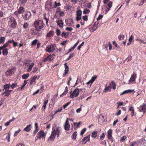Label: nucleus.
<instances>
[{
  "mask_svg": "<svg viewBox=\"0 0 146 146\" xmlns=\"http://www.w3.org/2000/svg\"><path fill=\"white\" fill-rule=\"evenodd\" d=\"M61 130V128L60 127H58L56 128L53 127L52 129L51 134L48 140L51 141H53L56 136L59 137L60 134V132Z\"/></svg>",
  "mask_w": 146,
  "mask_h": 146,
  "instance_id": "1",
  "label": "nucleus"
},
{
  "mask_svg": "<svg viewBox=\"0 0 146 146\" xmlns=\"http://www.w3.org/2000/svg\"><path fill=\"white\" fill-rule=\"evenodd\" d=\"M44 25L43 22L42 20H36L34 23V26L35 29L38 31L42 29Z\"/></svg>",
  "mask_w": 146,
  "mask_h": 146,
  "instance_id": "2",
  "label": "nucleus"
},
{
  "mask_svg": "<svg viewBox=\"0 0 146 146\" xmlns=\"http://www.w3.org/2000/svg\"><path fill=\"white\" fill-rule=\"evenodd\" d=\"M112 2L110 1L107 4H105L102 8V11L103 13L106 14L110 10L112 7Z\"/></svg>",
  "mask_w": 146,
  "mask_h": 146,
  "instance_id": "3",
  "label": "nucleus"
},
{
  "mask_svg": "<svg viewBox=\"0 0 146 146\" xmlns=\"http://www.w3.org/2000/svg\"><path fill=\"white\" fill-rule=\"evenodd\" d=\"M8 24L11 28H14L17 25V23L15 19L13 17H11L9 18L8 21Z\"/></svg>",
  "mask_w": 146,
  "mask_h": 146,
  "instance_id": "4",
  "label": "nucleus"
},
{
  "mask_svg": "<svg viewBox=\"0 0 146 146\" xmlns=\"http://www.w3.org/2000/svg\"><path fill=\"white\" fill-rule=\"evenodd\" d=\"M56 46L55 44H51L50 45H47L46 48L45 50L48 52H52L55 50Z\"/></svg>",
  "mask_w": 146,
  "mask_h": 146,
  "instance_id": "5",
  "label": "nucleus"
},
{
  "mask_svg": "<svg viewBox=\"0 0 146 146\" xmlns=\"http://www.w3.org/2000/svg\"><path fill=\"white\" fill-rule=\"evenodd\" d=\"M53 3L51 1H47L45 4V8L47 11H50L53 8Z\"/></svg>",
  "mask_w": 146,
  "mask_h": 146,
  "instance_id": "6",
  "label": "nucleus"
},
{
  "mask_svg": "<svg viewBox=\"0 0 146 146\" xmlns=\"http://www.w3.org/2000/svg\"><path fill=\"white\" fill-rule=\"evenodd\" d=\"M79 92L78 89L77 88L75 89L73 92H70V93L71 94L70 95V97L72 98L77 97L79 95Z\"/></svg>",
  "mask_w": 146,
  "mask_h": 146,
  "instance_id": "7",
  "label": "nucleus"
},
{
  "mask_svg": "<svg viewBox=\"0 0 146 146\" xmlns=\"http://www.w3.org/2000/svg\"><path fill=\"white\" fill-rule=\"evenodd\" d=\"M16 70V68L13 67L11 68L8 70L5 73V74L7 76H10L14 73Z\"/></svg>",
  "mask_w": 146,
  "mask_h": 146,
  "instance_id": "8",
  "label": "nucleus"
},
{
  "mask_svg": "<svg viewBox=\"0 0 146 146\" xmlns=\"http://www.w3.org/2000/svg\"><path fill=\"white\" fill-rule=\"evenodd\" d=\"M46 135V133L42 131H40L38 133L37 135V139H35V141H36L38 139L41 138L44 139Z\"/></svg>",
  "mask_w": 146,
  "mask_h": 146,
  "instance_id": "9",
  "label": "nucleus"
},
{
  "mask_svg": "<svg viewBox=\"0 0 146 146\" xmlns=\"http://www.w3.org/2000/svg\"><path fill=\"white\" fill-rule=\"evenodd\" d=\"M137 77V74L135 72H134L131 76L129 80L128 84H129L133 82H135V79Z\"/></svg>",
  "mask_w": 146,
  "mask_h": 146,
  "instance_id": "10",
  "label": "nucleus"
},
{
  "mask_svg": "<svg viewBox=\"0 0 146 146\" xmlns=\"http://www.w3.org/2000/svg\"><path fill=\"white\" fill-rule=\"evenodd\" d=\"M76 13V20L77 21H78L81 19L82 11L81 10L79 9L77 11Z\"/></svg>",
  "mask_w": 146,
  "mask_h": 146,
  "instance_id": "11",
  "label": "nucleus"
},
{
  "mask_svg": "<svg viewBox=\"0 0 146 146\" xmlns=\"http://www.w3.org/2000/svg\"><path fill=\"white\" fill-rule=\"evenodd\" d=\"M68 120V119L67 118L64 126V129L66 131L69 130L70 128V125L69 123Z\"/></svg>",
  "mask_w": 146,
  "mask_h": 146,
  "instance_id": "12",
  "label": "nucleus"
},
{
  "mask_svg": "<svg viewBox=\"0 0 146 146\" xmlns=\"http://www.w3.org/2000/svg\"><path fill=\"white\" fill-rule=\"evenodd\" d=\"M139 109V111L141 112L142 111L143 112L144 114L146 111V104H143L141 106L138 108Z\"/></svg>",
  "mask_w": 146,
  "mask_h": 146,
  "instance_id": "13",
  "label": "nucleus"
},
{
  "mask_svg": "<svg viewBox=\"0 0 146 146\" xmlns=\"http://www.w3.org/2000/svg\"><path fill=\"white\" fill-rule=\"evenodd\" d=\"M37 77V76L35 75L30 78V85H34L36 83L35 80Z\"/></svg>",
  "mask_w": 146,
  "mask_h": 146,
  "instance_id": "14",
  "label": "nucleus"
},
{
  "mask_svg": "<svg viewBox=\"0 0 146 146\" xmlns=\"http://www.w3.org/2000/svg\"><path fill=\"white\" fill-rule=\"evenodd\" d=\"M66 24L68 26H72L74 25V23L72 19H67L65 20Z\"/></svg>",
  "mask_w": 146,
  "mask_h": 146,
  "instance_id": "15",
  "label": "nucleus"
},
{
  "mask_svg": "<svg viewBox=\"0 0 146 146\" xmlns=\"http://www.w3.org/2000/svg\"><path fill=\"white\" fill-rule=\"evenodd\" d=\"M97 78V76L96 75L93 76L88 82L86 83L87 85L90 84V86H91L92 84L96 80Z\"/></svg>",
  "mask_w": 146,
  "mask_h": 146,
  "instance_id": "16",
  "label": "nucleus"
},
{
  "mask_svg": "<svg viewBox=\"0 0 146 146\" xmlns=\"http://www.w3.org/2000/svg\"><path fill=\"white\" fill-rule=\"evenodd\" d=\"M97 78V76L96 75L93 76L88 82L86 83L87 85L90 84V86H91L92 84L96 80Z\"/></svg>",
  "mask_w": 146,
  "mask_h": 146,
  "instance_id": "17",
  "label": "nucleus"
},
{
  "mask_svg": "<svg viewBox=\"0 0 146 146\" xmlns=\"http://www.w3.org/2000/svg\"><path fill=\"white\" fill-rule=\"evenodd\" d=\"M64 66L65 67V69L64 70V74L63 75V76L64 77L66 76V74H67L69 72V67L67 65V63H65L64 64Z\"/></svg>",
  "mask_w": 146,
  "mask_h": 146,
  "instance_id": "18",
  "label": "nucleus"
},
{
  "mask_svg": "<svg viewBox=\"0 0 146 146\" xmlns=\"http://www.w3.org/2000/svg\"><path fill=\"white\" fill-rule=\"evenodd\" d=\"M31 16V14L30 12H26L24 15L23 18L27 20Z\"/></svg>",
  "mask_w": 146,
  "mask_h": 146,
  "instance_id": "19",
  "label": "nucleus"
},
{
  "mask_svg": "<svg viewBox=\"0 0 146 146\" xmlns=\"http://www.w3.org/2000/svg\"><path fill=\"white\" fill-rule=\"evenodd\" d=\"M112 130L110 129L108 131V137L109 139H112Z\"/></svg>",
  "mask_w": 146,
  "mask_h": 146,
  "instance_id": "20",
  "label": "nucleus"
},
{
  "mask_svg": "<svg viewBox=\"0 0 146 146\" xmlns=\"http://www.w3.org/2000/svg\"><path fill=\"white\" fill-rule=\"evenodd\" d=\"M134 91V90H127L124 91L121 94V95H123V94H127L128 93H131Z\"/></svg>",
  "mask_w": 146,
  "mask_h": 146,
  "instance_id": "21",
  "label": "nucleus"
},
{
  "mask_svg": "<svg viewBox=\"0 0 146 146\" xmlns=\"http://www.w3.org/2000/svg\"><path fill=\"white\" fill-rule=\"evenodd\" d=\"M10 87V84H5L4 86V89H3V90L4 91L5 90V91H10L9 89Z\"/></svg>",
  "mask_w": 146,
  "mask_h": 146,
  "instance_id": "22",
  "label": "nucleus"
},
{
  "mask_svg": "<svg viewBox=\"0 0 146 146\" xmlns=\"http://www.w3.org/2000/svg\"><path fill=\"white\" fill-rule=\"evenodd\" d=\"M57 25L60 27H63V22L62 20H59L57 21Z\"/></svg>",
  "mask_w": 146,
  "mask_h": 146,
  "instance_id": "23",
  "label": "nucleus"
},
{
  "mask_svg": "<svg viewBox=\"0 0 146 146\" xmlns=\"http://www.w3.org/2000/svg\"><path fill=\"white\" fill-rule=\"evenodd\" d=\"M104 116L102 115H100L99 117L98 122L100 123H101L104 121Z\"/></svg>",
  "mask_w": 146,
  "mask_h": 146,
  "instance_id": "24",
  "label": "nucleus"
},
{
  "mask_svg": "<svg viewBox=\"0 0 146 146\" xmlns=\"http://www.w3.org/2000/svg\"><path fill=\"white\" fill-rule=\"evenodd\" d=\"M110 89L113 88L114 89H115L116 88V85L115 83L113 82H112L110 84V86H109Z\"/></svg>",
  "mask_w": 146,
  "mask_h": 146,
  "instance_id": "25",
  "label": "nucleus"
},
{
  "mask_svg": "<svg viewBox=\"0 0 146 146\" xmlns=\"http://www.w3.org/2000/svg\"><path fill=\"white\" fill-rule=\"evenodd\" d=\"M24 11V8L22 7H20L19 9L16 11L15 13L18 12L19 14H21L23 13Z\"/></svg>",
  "mask_w": 146,
  "mask_h": 146,
  "instance_id": "26",
  "label": "nucleus"
},
{
  "mask_svg": "<svg viewBox=\"0 0 146 146\" xmlns=\"http://www.w3.org/2000/svg\"><path fill=\"white\" fill-rule=\"evenodd\" d=\"M129 110L131 112V114L132 117H133L134 115V107L130 106Z\"/></svg>",
  "mask_w": 146,
  "mask_h": 146,
  "instance_id": "27",
  "label": "nucleus"
},
{
  "mask_svg": "<svg viewBox=\"0 0 146 146\" xmlns=\"http://www.w3.org/2000/svg\"><path fill=\"white\" fill-rule=\"evenodd\" d=\"M34 63H32L29 66V68L27 70V72H30L32 70V68L34 66Z\"/></svg>",
  "mask_w": 146,
  "mask_h": 146,
  "instance_id": "28",
  "label": "nucleus"
},
{
  "mask_svg": "<svg viewBox=\"0 0 146 146\" xmlns=\"http://www.w3.org/2000/svg\"><path fill=\"white\" fill-rule=\"evenodd\" d=\"M31 125H29L24 129V130L26 132L29 131L31 129Z\"/></svg>",
  "mask_w": 146,
  "mask_h": 146,
  "instance_id": "29",
  "label": "nucleus"
},
{
  "mask_svg": "<svg viewBox=\"0 0 146 146\" xmlns=\"http://www.w3.org/2000/svg\"><path fill=\"white\" fill-rule=\"evenodd\" d=\"M68 88L67 86H66L64 92L60 95V97L63 96L65 95L68 93Z\"/></svg>",
  "mask_w": 146,
  "mask_h": 146,
  "instance_id": "30",
  "label": "nucleus"
},
{
  "mask_svg": "<svg viewBox=\"0 0 146 146\" xmlns=\"http://www.w3.org/2000/svg\"><path fill=\"white\" fill-rule=\"evenodd\" d=\"M11 91H12V90L5 91L2 94V95H3L5 94V96H8L10 94Z\"/></svg>",
  "mask_w": 146,
  "mask_h": 146,
  "instance_id": "31",
  "label": "nucleus"
},
{
  "mask_svg": "<svg viewBox=\"0 0 146 146\" xmlns=\"http://www.w3.org/2000/svg\"><path fill=\"white\" fill-rule=\"evenodd\" d=\"M90 135H88L84 138V139H85V142L84 143H83V144H86L87 141H90Z\"/></svg>",
  "mask_w": 146,
  "mask_h": 146,
  "instance_id": "32",
  "label": "nucleus"
},
{
  "mask_svg": "<svg viewBox=\"0 0 146 146\" xmlns=\"http://www.w3.org/2000/svg\"><path fill=\"white\" fill-rule=\"evenodd\" d=\"M111 89L110 87L108 86V87H106L104 90V92L105 93H106L108 92H111Z\"/></svg>",
  "mask_w": 146,
  "mask_h": 146,
  "instance_id": "33",
  "label": "nucleus"
},
{
  "mask_svg": "<svg viewBox=\"0 0 146 146\" xmlns=\"http://www.w3.org/2000/svg\"><path fill=\"white\" fill-rule=\"evenodd\" d=\"M44 19L45 20L46 25L47 26H48V22L49 18L46 17L45 13L44 14Z\"/></svg>",
  "mask_w": 146,
  "mask_h": 146,
  "instance_id": "34",
  "label": "nucleus"
},
{
  "mask_svg": "<svg viewBox=\"0 0 146 146\" xmlns=\"http://www.w3.org/2000/svg\"><path fill=\"white\" fill-rule=\"evenodd\" d=\"M97 132L96 131H94L92 132V137L94 138H96L97 135Z\"/></svg>",
  "mask_w": 146,
  "mask_h": 146,
  "instance_id": "35",
  "label": "nucleus"
},
{
  "mask_svg": "<svg viewBox=\"0 0 146 146\" xmlns=\"http://www.w3.org/2000/svg\"><path fill=\"white\" fill-rule=\"evenodd\" d=\"M98 27H96L93 25L92 27L90 29V31L91 32H94L96 29H97Z\"/></svg>",
  "mask_w": 146,
  "mask_h": 146,
  "instance_id": "36",
  "label": "nucleus"
},
{
  "mask_svg": "<svg viewBox=\"0 0 146 146\" xmlns=\"http://www.w3.org/2000/svg\"><path fill=\"white\" fill-rule=\"evenodd\" d=\"M5 38L4 37H1L0 38V44L3 43L5 42Z\"/></svg>",
  "mask_w": 146,
  "mask_h": 146,
  "instance_id": "37",
  "label": "nucleus"
},
{
  "mask_svg": "<svg viewBox=\"0 0 146 146\" xmlns=\"http://www.w3.org/2000/svg\"><path fill=\"white\" fill-rule=\"evenodd\" d=\"M8 51L7 48L4 49L3 50V54L4 55H7L8 54Z\"/></svg>",
  "mask_w": 146,
  "mask_h": 146,
  "instance_id": "38",
  "label": "nucleus"
},
{
  "mask_svg": "<svg viewBox=\"0 0 146 146\" xmlns=\"http://www.w3.org/2000/svg\"><path fill=\"white\" fill-rule=\"evenodd\" d=\"M53 31H50L49 33H47L46 35V36L48 37L51 36H52L53 35Z\"/></svg>",
  "mask_w": 146,
  "mask_h": 146,
  "instance_id": "39",
  "label": "nucleus"
},
{
  "mask_svg": "<svg viewBox=\"0 0 146 146\" xmlns=\"http://www.w3.org/2000/svg\"><path fill=\"white\" fill-rule=\"evenodd\" d=\"M76 132H75L72 135V139L73 140H75L76 139L77 134H76Z\"/></svg>",
  "mask_w": 146,
  "mask_h": 146,
  "instance_id": "40",
  "label": "nucleus"
},
{
  "mask_svg": "<svg viewBox=\"0 0 146 146\" xmlns=\"http://www.w3.org/2000/svg\"><path fill=\"white\" fill-rule=\"evenodd\" d=\"M136 41H138L142 43L143 44H146V42L144 41L141 38H137L136 39Z\"/></svg>",
  "mask_w": 146,
  "mask_h": 146,
  "instance_id": "41",
  "label": "nucleus"
},
{
  "mask_svg": "<svg viewBox=\"0 0 146 146\" xmlns=\"http://www.w3.org/2000/svg\"><path fill=\"white\" fill-rule=\"evenodd\" d=\"M29 76V74L28 73L25 74L22 76V78L23 79L27 78Z\"/></svg>",
  "mask_w": 146,
  "mask_h": 146,
  "instance_id": "42",
  "label": "nucleus"
},
{
  "mask_svg": "<svg viewBox=\"0 0 146 146\" xmlns=\"http://www.w3.org/2000/svg\"><path fill=\"white\" fill-rule=\"evenodd\" d=\"M90 12V11L89 9H84V11L83 12L84 14H86L89 13Z\"/></svg>",
  "mask_w": 146,
  "mask_h": 146,
  "instance_id": "43",
  "label": "nucleus"
},
{
  "mask_svg": "<svg viewBox=\"0 0 146 146\" xmlns=\"http://www.w3.org/2000/svg\"><path fill=\"white\" fill-rule=\"evenodd\" d=\"M10 136H11V133L9 132L8 133L7 137L6 138V139H8L7 141L9 142L10 141Z\"/></svg>",
  "mask_w": 146,
  "mask_h": 146,
  "instance_id": "44",
  "label": "nucleus"
},
{
  "mask_svg": "<svg viewBox=\"0 0 146 146\" xmlns=\"http://www.w3.org/2000/svg\"><path fill=\"white\" fill-rule=\"evenodd\" d=\"M81 123V122H79L78 123H74L73 124L74 126H75L76 128H78L79 127V126L80 125Z\"/></svg>",
  "mask_w": 146,
  "mask_h": 146,
  "instance_id": "45",
  "label": "nucleus"
},
{
  "mask_svg": "<svg viewBox=\"0 0 146 146\" xmlns=\"http://www.w3.org/2000/svg\"><path fill=\"white\" fill-rule=\"evenodd\" d=\"M54 3L55 5L53 7L54 8H56L57 6H60V3H57L56 1H55Z\"/></svg>",
  "mask_w": 146,
  "mask_h": 146,
  "instance_id": "46",
  "label": "nucleus"
},
{
  "mask_svg": "<svg viewBox=\"0 0 146 146\" xmlns=\"http://www.w3.org/2000/svg\"><path fill=\"white\" fill-rule=\"evenodd\" d=\"M86 130V128H84L83 129H82L80 133V134L82 136L84 133L85 132Z\"/></svg>",
  "mask_w": 146,
  "mask_h": 146,
  "instance_id": "47",
  "label": "nucleus"
},
{
  "mask_svg": "<svg viewBox=\"0 0 146 146\" xmlns=\"http://www.w3.org/2000/svg\"><path fill=\"white\" fill-rule=\"evenodd\" d=\"M124 36L122 35H120L118 36V38L120 40H122L124 38Z\"/></svg>",
  "mask_w": 146,
  "mask_h": 146,
  "instance_id": "48",
  "label": "nucleus"
},
{
  "mask_svg": "<svg viewBox=\"0 0 146 146\" xmlns=\"http://www.w3.org/2000/svg\"><path fill=\"white\" fill-rule=\"evenodd\" d=\"M79 92H80L82 93H84L86 92V90L85 88H81L79 90Z\"/></svg>",
  "mask_w": 146,
  "mask_h": 146,
  "instance_id": "49",
  "label": "nucleus"
},
{
  "mask_svg": "<svg viewBox=\"0 0 146 146\" xmlns=\"http://www.w3.org/2000/svg\"><path fill=\"white\" fill-rule=\"evenodd\" d=\"M21 131V130L20 129H19L18 131H15L14 134V136L15 137L16 136H17V135H18V133Z\"/></svg>",
  "mask_w": 146,
  "mask_h": 146,
  "instance_id": "50",
  "label": "nucleus"
},
{
  "mask_svg": "<svg viewBox=\"0 0 146 146\" xmlns=\"http://www.w3.org/2000/svg\"><path fill=\"white\" fill-rule=\"evenodd\" d=\"M74 53H71L70 54L69 57L68 58L66 59L67 60H69L74 55Z\"/></svg>",
  "mask_w": 146,
  "mask_h": 146,
  "instance_id": "51",
  "label": "nucleus"
},
{
  "mask_svg": "<svg viewBox=\"0 0 146 146\" xmlns=\"http://www.w3.org/2000/svg\"><path fill=\"white\" fill-rule=\"evenodd\" d=\"M105 137V135L104 133H103L101 135L100 137V139L101 140H103Z\"/></svg>",
  "mask_w": 146,
  "mask_h": 146,
  "instance_id": "52",
  "label": "nucleus"
},
{
  "mask_svg": "<svg viewBox=\"0 0 146 146\" xmlns=\"http://www.w3.org/2000/svg\"><path fill=\"white\" fill-rule=\"evenodd\" d=\"M126 138L125 136H124L122 137H121L120 139V141L121 142H123L124 141Z\"/></svg>",
  "mask_w": 146,
  "mask_h": 146,
  "instance_id": "53",
  "label": "nucleus"
},
{
  "mask_svg": "<svg viewBox=\"0 0 146 146\" xmlns=\"http://www.w3.org/2000/svg\"><path fill=\"white\" fill-rule=\"evenodd\" d=\"M28 24L27 23H25L24 24L23 26V27L24 29H26L27 28L28 26Z\"/></svg>",
  "mask_w": 146,
  "mask_h": 146,
  "instance_id": "54",
  "label": "nucleus"
},
{
  "mask_svg": "<svg viewBox=\"0 0 146 146\" xmlns=\"http://www.w3.org/2000/svg\"><path fill=\"white\" fill-rule=\"evenodd\" d=\"M103 15H99L98 17L97 18V20L98 21L100 20V19H101L103 17Z\"/></svg>",
  "mask_w": 146,
  "mask_h": 146,
  "instance_id": "55",
  "label": "nucleus"
},
{
  "mask_svg": "<svg viewBox=\"0 0 146 146\" xmlns=\"http://www.w3.org/2000/svg\"><path fill=\"white\" fill-rule=\"evenodd\" d=\"M58 96V94H56L54 96L52 100L53 101H55L56 99Z\"/></svg>",
  "mask_w": 146,
  "mask_h": 146,
  "instance_id": "56",
  "label": "nucleus"
},
{
  "mask_svg": "<svg viewBox=\"0 0 146 146\" xmlns=\"http://www.w3.org/2000/svg\"><path fill=\"white\" fill-rule=\"evenodd\" d=\"M134 36L132 35H131L129 39V42H131Z\"/></svg>",
  "mask_w": 146,
  "mask_h": 146,
  "instance_id": "57",
  "label": "nucleus"
},
{
  "mask_svg": "<svg viewBox=\"0 0 146 146\" xmlns=\"http://www.w3.org/2000/svg\"><path fill=\"white\" fill-rule=\"evenodd\" d=\"M84 44V42H83L79 46H78L77 48V49L78 50H80L81 46H83Z\"/></svg>",
  "mask_w": 146,
  "mask_h": 146,
  "instance_id": "58",
  "label": "nucleus"
},
{
  "mask_svg": "<svg viewBox=\"0 0 146 146\" xmlns=\"http://www.w3.org/2000/svg\"><path fill=\"white\" fill-rule=\"evenodd\" d=\"M83 19L85 21H87L88 20V18L87 15L83 16L82 17Z\"/></svg>",
  "mask_w": 146,
  "mask_h": 146,
  "instance_id": "59",
  "label": "nucleus"
},
{
  "mask_svg": "<svg viewBox=\"0 0 146 146\" xmlns=\"http://www.w3.org/2000/svg\"><path fill=\"white\" fill-rule=\"evenodd\" d=\"M37 41V39L34 40L32 42H31L32 44L33 45H35L36 44Z\"/></svg>",
  "mask_w": 146,
  "mask_h": 146,
  "instance_id": "60",
  "label": "nucleus"
},
{
  "mask_svg": "<svg viewBox=\"0 0 146 146\" xmlns=\"http://www.w3.org/2000/svg\"><path fill=\"white\" fill-rule=\"evenodd\" d=\"M17 86V85L16 84H13L12 85H10L11 87L12 88V89H13L14 88Z\"/></svg>",
  "mask_w": 146,
  "mask_h": 146,
  "instance_id": "61",
  "label": "nucleus"
},
{
  "mask_svg": "<svg viewBox=\"0 0 146 146\" xmlns=\"http://www.w3.org/2000/svg\"><path fill=\"white\" fill-rule=\"evenodd\" d=\"M145 0H142L140 2L139 6H142L145 2Z\"/></svg>",
  "mask_w": 146,
  "mask_h": 146,
  "instance_id": "62",
  "label": "nucleus"
},
{
  "mask_svg": "<svg viewBox=\"0 0 146 146\" xmlns=\"http://www.w3.org/2000/svg\"><path fill=\"white\" fill-rule=\"evenodd\" d=\"M65 29L69 31H71L73 30V29L72 27H67Z\"/></svg>",
  "mask_w": 146,
  "mask_h": 146,
  "instance_id": "63",
  "label": "nucleus"
},
{
  "mask_svg": "<svg viewBox=\"0 0 146 146\" xmlns=\"http://www.w3.org/2000/svg\"><path fill=\"white\" fill-rule=\"evenodd\" d=\"M99 21H97L96 22L94 23V25H94V26H95L96 27H97V26L98 25V24H99Z\"/></svg>",
  "mask_w": 146,
  "mask_h": 146,
  "instance_id": "64",
  "label": "nucleus"
}]
</instances>
